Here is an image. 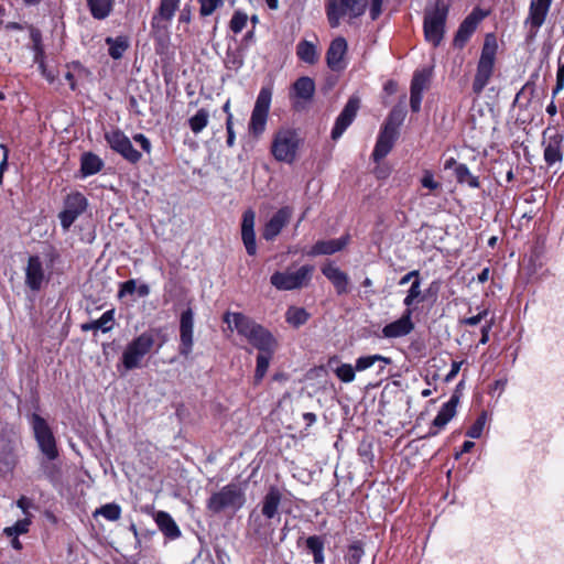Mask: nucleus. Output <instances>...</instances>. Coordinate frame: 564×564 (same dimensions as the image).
<instances>
[{
    "label": "nucleus",
    "instance_id": "obj_1",
    "mask_svg": "<svg viewBox=\"0 0 564 564\" xmlns=\"http://www.w3.org/2000/svg\"><path fill=\"white\" fill-rule=\"evenodd\" d=\"M224 322L231 330H237L259 352L275 351L278 344L273 335L250 317L241 313L227 312L224 315Z\"/></svg>",
    "mask_w": 564,
    "mask_h": 564
},
{
    "label": "nucleus",
    "instance_id": "obj_2",
    "mask_svg": "<svg viewBox=\"0 0 564 564\" xmlns=\"http://www.w3.org/2000/svg\"><path fill=\"white\" fill-rule=\"evenodd\" d=\"M448 8L443 0L427 4L424 11V36L433 46H438L444 37Z\"/></svg>",
    "mask_w": 564,
    "mask_h": 564
},
{
    "label": "nucleus",
    "instance_id": "obj_3",
    "mask_svg": "<svg viewBox=\"0 0 564 564\" xmlns=\"http://www.w3.org/2000/svg\"><path fill=\"white\" fill-rule=\"evenodd\" d=\"M497 48L498 45L495 35L487 34L473 83V91L476 95H479L484 90L492 76Z\"/></svg>",
    "mask_w": 564,
    "mask_h": 564
},
{
    "label": "nucleus",
    "instance_id": "obj_4",
    "mask_svg": "<svg viewBox=\"0 0 564 564\" xmlns=\"http://www.w3.org/2000/svg\"><path fill=\"white\" fill-rule=\"evenodd\" d=\"M30 424L34 438L44 458L50 462L56 460L59 452L54 433L46 420L37 413H32L30 415Z\"/></svg>",
    "mask_w": 564,
    "mask_h": 564
},
{
    "label": "nucleus",
    "instance_id": "obj_5",
    "mask_svg": "<svg viewBox=\"0 0 564 564\" xmlns=\"http://www.w3.org/2000/svg\"><path fill=\"white\" fill-rule=\"evenodd\" d=\"M245 492L241 487L237 484H229L210 496L207 508L214 513L225 510L237 511L245 505Z\"/></svg>",
    "mask_w": 564,
    "mask_h": 564
},
{
    "label": "nucleus",
    "instance_id": "obj_6",
    "mask_svg": "<svg viewBox=\"0 0 564 564\" xmlns=\"http://www.w3.org/2000/svg\"><path fill=\"white\" fill-rule=\"evenodd\" d=\"M368 0H328L326 4L327 19L332 28H337L340 20L349 21L364 14Z\"/></svg>",
    "mask_w": 564,
    "mask_h": 564
},
{
    "label": "nucleus",
    "instance_id": "obj_7",
    "mask_svg": "<svg viewBox=\"0 0 564 564\" xmlns=\"http://www.w3.org/2000/svg\"><path fill=\"white\" fill-rule=\"evenodd\" d=\"M313 271L314 268L308 264L296 270L276 271L271 275L270 283L280 291L301 289L310 282Z\"/></svg>",
    "mask_w": 564,
    "mask_h": 564
},
{
    "label": "nucleus",
    "instance_id": "obj_8",
    "mask_svg": "<svg viewBox=\"0 0 564 564\" xmlns=\"http://www.w3.org/2000/svg\"><path fill=\"white\" fill-rule=\"evenodd\" d=\"M299 144L300 139L295 131L280 130L272 143V154L278 161L292 163L295 160Z\"/></svg>",
    "mask_w": 564,
    "mask_h": 564
},
{
    "label": "nucleus",
    "instance_id": "obj_9",
    "mask_svg": "<svg viewBox=\"0 0 564 564\" xmlns=\"http://www.w3.org/2000/svg\"><path fill=\"white\" fill-rule=\"evenodd\" d=\"M272 90L269 87H262L249 121V132L259 137L265 130L268 113L271 105Z\"/></svg>",
    "mask_w": 564,
    "mask_h": 564
},
{
    "label": "nucleus",
    "instance_id": "obj_10",
    "mask_svg": "<svg viewBox=\"0 0 564 564\" xmlns=\"http://www.w3.org/2000/svg\"><path fill=\"white\" fill-rule=\"evenodd\" d=\"M563 135L555 127H547L542 134L544 160L549 166L563 160Z\"/></svg>",
    "mask_w": 564,
    "mask_h": 564
},
{
    "label": "nucleus",
    "instance_id": "obj_11",
    "mask_svg": "<svg viewBox=\"0 0 564 564\" xmlns=\"http://www.w3.org/2000/svg\"><path fill=\"white\" fill-rule=\"evenodd\" d=\"M398 126L399 121L395 120V113L392 112L381 130L373 149L372 158L376 162L382 160L391 151L398 135Z\"/></svg>",
    "mask_w": 564,
    "mask_h": 564
},
{
    "label": "nucleus",
    "instance_id": "obj_12",
    "mask_svg": "<svg viewBox=\"0 0 564 564\" xmlns=\"http://www.w3.org/2000/svg\"><path fill=\"white\" fill-rule=\"evenodd\" d=\"M87 199L80 193H74L67 196L65 208L59 214V219L64 230H68L77 217L85 212Z\"/></svg>",
    "mask_w": 564,
    "mask_h": 564
},
{
    "label": "nucleus",
    "instance_id": "obj_13",
    "mask_svg": "<svg viewBox=\"0 0 564 564\" xmlns=\"http://www.w3.org/2000/svg\"><path fill=\"white\" fill-rule=\"evenodd\" d=\"M359 106L360 99L357 96H351L336 119L335 126L332 130V138L334 140L339 139L345 130L350 126L357 115Z\"/></svg>",
    "mask_w": 564,
    "mask_h": 564
},
{
    "label": "nucleus",
    "instance_id": "obj_14",
    "mask_svg": "<svg viewBox=\"0 0 564 564\" xmlns=\"http://www.w3.org/2000/svg\"><path fill=\"white\" fill-rule=\"evenodd\" d=\"M106 139L115 151L119 152L130 162L139 160V152L132 148L130 140L121 131H111L106 134Z\"/></svg>",
    "mask_w": 564,
    "mask_h": 564
},
{
    "label": "nucleus",
    "instance_id": "obj_15",
    "mask_svg": "<svg viewBox=\"0 0 564 564\" xmlns=\"http://www.w3.org/2000/svg\"><path fill=\"white\" fill-rule=\"evenodd\" d=\"M411 316L412 310L406 308L399 319L387 324L382 328V336L384 338H399L409 335L414 329Z\"/></svg>",
    "mask_w": 564,
    "mask_h": 564
},
{
    "label": "nucleus",
    "instance_id": "obj_16",
    "mask_svg": "<svg viewBox=\"0 0 564 564\" xmlns=\"http://www.w3.org/2000/svg\"><path fill=\"white\" fill-rule=\"evenodd\" d=\"M292 217V208L290 207H282L280 208L265 224L262 237L270 241L273 240L283 229L284 226H286Z\"/></svg>",
    "mask_w": 564,
    "mask_h": 564
},
{
    "label": "nucleus",
    "instance_id": "obj_17",
    "mask_svg": "<svg viewBox=\"0 0 564 564\" xmlns=\"http://www.w3.org/2000/svg\"><path fill=\"white\" fill-rule=\"evenodd\" d=\"M486 17L484 12L475 9L466 19L460 23L454 39V45L463 47L475 32L478 23Z\"/></svg>",
    "mask_w": 564,
    "mask_h": 564
},
{
    "label": "nucleus",
    "instance_id": "obj_18",
    "mask_svg": "<svg viewBox=\"0 0 564 564\" xmlns=\"http://www.w3.org/2000/svg\"><path fill=\"white\" fill-rule=\"evenodd\" d=\"M193 326H194V315L191 308L184 311L181 315V324H180V352L183 356H188L192 351L193 347Z\"/></svg>",
    "mask_w": 564,
    "mask_h": 564
},
{
    "label": "nucleus",
    "instance_id": "obj_19",
    "mask_svg": "<svg viewBox=\"0 0 564 564\" xmlns=\"http://www.w3.org/2000/svg\"><path fill=\"white\" fill-rule=\"evenodd\" d=\"M45 281L43 264L37 256L29 258L25 268V284L32 291H39Z\"/></svg>",
    "mask_w": 564,
    "mask_h": 564
},
{
    "label": "nucleus",
    "instance_id": "obj_20",
    "mask_svg": "<svg viewBox=\"0 0 564 564\" xmlns=\"http://www.w3.org/2000/svg\"><path fill=\"white\" fill-rule=\"evenodd\" d=\"M256 215L252 210H246L242 216L241 236L248 254L253 256L257 252L254 235Z\"/></svg>",
    "mask_w": 564,
    "mask_h": 564
},
{
    "label": "nucleus",
    "instance_id": "obj_21",
    "mask_svg": "<svg viewBox=\"0 0 564 564\" xmlns=\"http://www.w3.org/2000/svg\"><path fill=\"white\" fill-rule=\"evenodd\" d=\"M347 52V42L344 37L338 36L332 41L327 53L326 61L327 65L333 70H340L344 68L343 58Z\"/></svg>",
    "mask_w": 564,
    "mask_h": 564
},
{
    "label": "nucleus",
    "instance_id": "obj_22",
    "mask_svg": "<svg viewBox=\"0 0 564 564\" xmlns=\"http://www.w3.org/2000/svg\"><path fill=\"white\" fill-rule=\"evenodd\" d=\"M282 494L275 486H271L261 501V514L267 520L279 518V507L281 503Z\"/></svg>",
    "mask_w": 564,
    "mask_h": 564
},
{
    "label": "nucleus",
    "instance_id": "obj_23",
    "mask_svg": "<svg viewBox=\"0 0 564 564\" xmlns=\"http://www.w3.org/2000/svg\"><path fill=\"white\" fill-rule=\"evenodd\" d=\"M180 0H161L158 13L152 19V26L165 30L178 9Z\"/></svg>",
    "mask_w": 564,
    "mask_h": 564
},
{
    "label": "nucleus",
    "instance_id": "obj_24",
    "mask_svg": "<svg viewBox=\"0 0 564 564\" xmlns=\"http://www.w3.org/2000/svg\"><path fill=\"white\" fill-rule=\"evenodd\" d=\"M552 0H532L529 8L527 23L531 29L539 30L545 21Z\"/></svg>",
    "mask_w": 564,
    "mask_h": 564
},
{
    "label": "nucleus",
    "instance_id": "obj_25",
    "mask_svg": "<svg viewBox=\"0 0 564 564\" xmlns=\"http://www.w3.org/2000/svg\"><path fill=\"white\" fill-rule=\"evenodd\" d=\"M322 272L333 283L338 294L348 292V275L338 267L328 263L322 268Z\"/></svg>",
    "mask_w": 564,
    "mask_h": 564
},
{
    "label": "nucleus",
    "instance_id": "obj_26",
    "mask_svg": "<svg viewBox=\"0 0 564 564\" xmlns=\"http://www.w3.org/2000/svg\"><path fill=\"white\" fill-rule=\"evenodd\" d=\"M348 242L347 237L330 240H319L307 252L308 256L315 257L321 254H333L341 250Z\"/></svg>",
    "mask_w": 564,
    "mask_h": 564
},
{
    "label": "nucleus",
    "instance_id": "obj_27",
    "mask_svg": "<svg viewBox=\"0 0 564 564\" xmlns=\"http://www.w3.org/2000/svg\"><path fill=\"white\" fill-rule=\"evenodd\" d=\"M153 518L159 529L167 539L175 540L181 535L180 528L167 512L158 511L153 513Z\"/></svg>",
    "mask_w": 564,
    "mask_h": 564
},
{
    "label": "nucleus",
    "instance_id": "obj_28",
    "mask_svg": "<svg viewBox=\"0 0 564 564\" xmlns=\"http://www.w3.org/2000/svg\"><path fill=\"white\" fill-rule=\"evenodd\" d=\"M458 398L453 395L443 406L433 420V426L443 429L455 415Z\"/></svg>",
    "mask_w": 564,
    "mask_h": 564
},
{
    "label": "nucleus",
    "instance_id": "obj_29",
    "mask_svg": "<svg viewBox=\"0 0 564 564\" xmlns=\"http://www.w3.org/2000/svg\"><path fill=\"white\" fill-rule=\"evenodd\" d=\"M86 3L93 18L97 20L108 18L113 9V0H86Z\"/></svg>",
    "mask_w": 564,
    "mask_h": 564
},
{
    "label": "nucleus",
    "instance_id": "obj_30",
    "mask_svg": "<svg viewBox=\"0 0 564 564\" xmlns=\"http://www.w3.org/2000/svg\"><path fill=\"white\" fill-rule=\"evenodd\" d=\"M141 357V337H137L123 352V364L130 369L138 367Z\"/></svg>",
    "mask_w": 564,
    "mask_h": 564
},
{
    "label": "nucleus",
    "instance_id": "obj_31",
    "mask_svg": "<svg viewBox=\"0 0 564 564\" xmlns=\"http://www.w3.org/2000/svg\"><path fill=\"white\" fill-rule=\"evenodd\" d=\"M113 311L105 312L100 318L82 325L84 332L101 329L104 333L113 327Z\"/></svg>",
    "mask_w": 564,
    "mask_h": 564
},
{
    "label": "nucleus",
    "instance_id": "obj_32",
    "mask_svg": "<svg viewBox=\"0 0 564 564\" xmlns=\"http://www.w3.org/2000/svg\"><path fill=\"white\" fill-rule=\"evenodd\" d=\"M296 54L301 61L307 64L316 63L319 56L316 46L308 41H302L297 44Z\"/></svg>",
    "mask_w": 564,
    "mask_h": 564
},
{
    "label": "nucleus",
    "instance_id": "obj_33",
    "mask_svg": "<svg viewBox=\"0 0 564 564\" xmlns=\"http://www.w3.org/2000/svg\"><path fill=\"white\" fill-rule=\"evenodd\" d=\"M209 112L205 108H200L197 112L188 119V126L193 133H200L208 124Z\"/></svg>",
    "mask_w": 564,
    "mask_h": 564
},
{
    "label": "nucleus",
    "instance_id": "obj_34",
    "mask_svg": "<svg viewBox=\"0 0 564 564\" xmlns=\"http://www.w3.org/2000/svg\"><path fill=\"white\" fill-rule=\"evenodd\" d=\"M455 176L459 184H467L473 188L479 187L478 177L473 175L465 164H458L455 169Z\"/></svg>",
    "mask_w": 564,
    "mask_h": 564
},
{
    "label": "nucleus",
    "instance_id": "obj_35",
    "mask_svg": "<svg viewBox=\"0 0 564 564\" xmlns=\"http://www.w3.org/2000/svg\"><path fill=\"white\" fill-rule=\"evenodd\" d=\"M273 354L274 351H263L258 354L254 372L256 383H259L264 378Z\"/></svg>",
    "mask_w": 564,
    "mask_h": 564
},
{
    "label": "nucleus",
    "instance_id": "obj_36",
    "mask_svg": "<svg viewBox=\"0 0 564 564\" xmlns=\"http://www.w3.org/2000/svg\"><path fill=\"white\" fill-rule=\"evenodd\" d=\"M285 319L290 325L299 327L307 322L308 313L303 307L291 306L285 313Z\"/></svg>",
    "mask_w": 564,
    "mask_h": 564
},
{
    "label": "nucleus",
    "instance_id": "obj_37",
    "mask_svg": "<svg viewBox=\"0 0 564 564\" xmlns=\"http://www.w3.org/2000/svg\"><path fill=\"white\" fill-rule=\"evenodd\" d=\"M102 161L93 153H86L82 158V172L85 175H93L100 171Z\"/></svg>",
    "mask_w": 564,
    "mask_h": 564
},
{
    "label": "nucleus",
    "instance_id": "obj_38",
    "mask_svg": "<svg viewBox=\"0 0 564 564\" xmlns=\"http://www.w3.org/2000/svg\"><path fill=\"white\" fill-rule=\"evenodd\" d=\"M314 82L310 77H301L294 83L295 94L303 99H308L314 93Z\"/></svg>",
    "mask_w": 564,
    "mask_h": 564
},
{
    "label": "nucleus",
    "instance_id": "obj_39",
    "mask_svg": "<svg viewBox=\"0 0 564 564\" xmlns=\"http://www.w3.org/2000/svg\"><path fill=\"white\" fill-rule=\"evenodd\" d=\"M306 547L313 553L315 564H322L324 562V542L319 536L313 535L307 538Z\"/></svg>",
    "mask_w": 564,
    "mask_h": 564
},
{
    "label": "nucleus",
    "instance_id": "obj_40",
    "mask_svg": "<svg viewBox=\"0 0 564 564\" xmlns=\"http://www.w3.org/2000/svg\"><path fill=\"white\" fill-rule=\"evenodd\" d=\"M376 361H382L386 365H389L391 362L390 358L383 357L381 355L364 356V357H359L356 360L355 369L357 371H364V370L372 367Z\"/></svg>",
    "mask_w": 564,
    "mask_h": 564
},
{
    "label": "nucleus",
    "instance_id": "obj_41",
    "mask_svg": "<svg viewBox=\"0 0 564 564\" xmlns=\"http://www.w3.org/2000/svg\"><path fill=\"white\" fill-rule=\"evenodd\" d=\"M429 80L430 73L427 70L415 72L411 83V93L423 94V91L427 88Z\"/></svg>",
    "mask_w": 564,
    "mask_h": 564
},
{
    "label": "nucleus",
    "instance_id": "obj_42",
    "mask_svg": "<svg viewBox=\"0 0 564 564\" xmlns=\"http://www.w3.org/2000/svg\"><path fill=\"white\" fill-rule=\"evenodd\" d=\"M120 507L116 503H107L94 512V517L102 516L105 519L109 521H116L120 518Z\"/></svg>",
    "mask_w": 564,
    "mask_h": 564
},
{
    "label": "nucleus",
    "instance_id": "obj_43",
    "mask_svg": "<svg viewBox=\"0 0 564 564\" xmlns=\"http://www.w3.org/2000/svg\"><path fill=\"white\" fill-rule=\"evenodd\" d=\"M252 527L254 534L261 540H267L268 536H270L274 531V529L271 528L270 523L262 522L259 516L253 518Z\"/></svg>",
    "mask_w": 564,
    "mask_h": 564
},
{
    "label": "nucleus",
    "instance_id": "obj_44",
    "mask_svg": "<svg viewBox=\"0 0 564 564\" xmlns=\"http://www.w3.org/2000/svg\"><path fill=\"white\" fill-rule=\"evenodd\" d=\"M248 19V14L246 12L240 10L235 11L229 22L230 30L235 34L240 33L246 28Z\"/></svg>",
    "mask_w": 564,
    "mask_h": 564
},
{
    "label": "nucleus",
    "instance_id": "obj_45",
    "mask_svg": "<svg viewBox=\"0 0 564 564\" xmlns=\"http://www.w3.org/2000/svg\"><path fill=\"white\" fill-rule=\"evenodd\" d=\"M421 282L419 279H415L409 291H408V294L406 296L404 297L403 300V304L406 306V308H411V305L414 303V302H419V299L421 297Z\"/></svg>",
    "mask_w": 564,
    "mask_h": 564
},
{
    "label": "nucleus",
    "instance_id": "obj_46",
    "mask_svg": "<svg viewBox=\"0 0 564 564\" xmlns=\"http://www.w3.org/2000/svg\"><path fill=\"white\" fill-rule=\"evenodd\" d=\"M487 421V413L481 412L475 423L468 429L466 435L470 438H479Z\"/></svg>",
    "mask_w": 564,
    "mask_h": 564
},
{
    "label": "nucleus",
    "instance_id": "obj_47",
    "mask_svg": "<svg viewBox=\"0 0 564 564\" xmlns=\"http://www.w3.org/2000/svg\"><path fill=\"white\" fill-rule=\"evenodd\" d=\"M225 0H199V14L202 17L212 15L218 8L223 7Z\"/></svg>",
    "mask_w": 564,
    "mask_h": 564
},
{
    "label": "nucleus",
    "instance_id": "obj_48",
    "mask_svg": "<svg viewBox=\"0 0 564 564\" xmlns=\"http://www.w3.org/2000/svg\"><path fill=\"white\" fill-rule=\"evenodd\" d=\"M421 185L430 192L436 193L442 189V184L434 178L433 172L425 170L421 177Z\"/></svg>",
    "mask_w": 564,
    "mask_h": 564
},
{
    "label": "nucleus",
    "instance_id": "obj_49",
    "mask_svg": "<svg viewBox=\"0 0 564 564\" xmlns=\"http://www.w3.org/2000/svg\"><path fill=\"white\" fill-rule=\"evenodd\" d=\"M107 43L109 44V54L113 58H120L123 52L127 50V43L122 39L112 40L110 37L107 39Z\"/></svg>",
    "mask_w": 564,
    "mask_h": 564
},
{
    "label": "nucleus",
    "instance_id": "obj_50",
    "mask_svg": "<svg viewBox=\"0 0 564 564\" xmlns=\"http://www.w3.org/2000/svg\"><path fill=\"white\" fill-rule=\"evenodd\" d=\"M30 523L31 521L26 517L25 519L19 520L14 525L6 528L3 532L8 536L23 534L29 531Z\"/></svg>",
    "mask_w": 564,
    "mask_h": 564
},
{
    "label": "nucleus",
    "instance_id": "obj_51",
    "mask_svg": "<svg viewBox=\"0 0 564 564\" xmlns=\"http://www.w3.org/2000/svg\"><path fill=\"white\" fill-rule=\"evenodd\" d=\"M355 368L349 364H343L336 368L335 373L343 382H351L355 379Z\"/></svg>",
    "mask_w": 564,
    "mask_h": 564
},
{
    "label": "nucleus",
    "instance_id": "obj_52",
    "mask_svg": "<svg viewBox=\"0 0 564 564\" xmlns=\"http://www.w3.org/2000/svg\"><path fill=\"white\" fill-rule=\"evenodd\" d=\"M41 468L44 475L51 480H56L59 476V467L54 462L44 459L41 463Z\"/></svg>",
    "mask_w": 564,
    "mask_h": 564
},
{
    "label": "nucleus",
    "instance_id": "obj_53",
    "mask_svg": "<svg viewBox=\"0 0 564 564\" xmlns=\"http://www.w3.org/2000/svg\"><path fill=\"white\" fill-rule=\"evenodd\" d=\"M137 291V282L135 280H129L121 284V289L119 291V297L121 300H128L132 297L134 292Z\"/></svg>",
    "mask_w": 564,
    "mask_h": 564
},
{
    "label": "nucleus",
    "instance_id": "obj_54",
    "mask_svg": "<svg viewBox=\"0 0 564 564\" xmlns=\"http://www.w3.org/2000/svg\"><path fill=\"white\" fill-rule=\"evenodd\" d=\"M364 555V551L358 545H351L348 551L347 562L348 564H359L361 557Z\"/></svg>",
    "mask_w": 564,
    "mask_h": 564
},
{
    "label": "nucleus",
    "instance_id": "obj_55",
    "mask_svg": "<svg viewBox=\"0 0 564 564\" xmlns=\"http://www.w3.org/2000/svg\"><path fill=\"white\" fill-rule=\"evenodd\" d=\"M488 315V310H482L475 316L465 317L460 321L462 324L468 325V326H476L478 325L482 319H485Z\"/></svg>",
    "mask_w": 564,
    "mask_h": 564
},
{
    "label": "nucleus",
    "instance_id": "obj_56",
    "mask_svg": "<svg viewBox=\"0 0 564 564\" xmlns=\"http://www.w3.org/2000/svg\"><path fill=\"white\" fill-rule=\"evenodd\" d=\"M494 325V319L486 322V324L481 327V337L479 340L480 345H486L489 341V332L491 330Z\"/></svg>",
    "mask_w": 564,
    "mask_h": 564
},
{
    "label": "nucleus",
    "instance_id": "obj_57",
    "mask_svg": "<svg viewBox=\"0 0 564 564\" xmlns=\"http://www.w3.org/2000/svg\"><path fill=\"white\" fill-rule=\"evenodd\" d=\"M422 95L419 93H411L410 96V106L413 112H417L421 109Z\"/></svg>",
    "mask_w": 564,
    "mask_h": 564
},
{
    "label": "nucleus",
    "instance_id": "obj_58",
    "mask_svg": "<svg viewBox=\"0 0 564 564\" xmlns=\"http://www.w3.org/2000/svg\"><path fill=\"white\" fill-rule=\"evenodd\" d=\"M564 87V64L560 65L556 73V87L554 94H557Z\"/></svg>",
    "mask_w": 564,
    "mask_h": 564
},
{
    "label": "nucleus",
    "instance_id": "obj_59",
    "mask_svg": "<svg viewBox=\"0 0 564 564\" xmlns=\"http://www.w3.org/2000/svg\"><path fill=\"white\" fill-rule=\"evenodd\" d=\"M383 0H371L370 17L376 20L381 13V6Z\"/></svg>",
    "mask_w": 564,
    "mask_h": 564
},
{
    "label": "nucleus",
    "instance_id": "obj_60",
    "mask_svg": "<svg viewBox=\"0 0 564 564\" xmlns=\"http://www.w3.org/2000/svg\"><path fill=\"white\" fill-rule=\"evenodd\" d=\"M17 505L20 509H22L23 513L25 516H29V508H31L33 506L32 501L26 498V497H21L18 501H17Z\"/></svg>",
    "mask_w": 564,
    "mask_h": 564
},
{
    "label": "nucleus",
    "instance_id": "obj_61",
    "mask_svg": "<svg viewBox=\"0 0 564 564\" xmlns=\"http://www.w3.org/2000/svg\"><path fill=\"white\" fill-rule=\"evenodd\" d=\"M534 93V85L531 83H527L522 89L517 94L516 100H519L522 96L529 95L532 96Z\"/></svg>",
    "mask_w": 564,
    "mask_h": 564
},
{
    "label": "nucleus",
    "instance_id": "obj_62",
    "mask_svg": "<svg viewBox=\"0 0 564 564\" xmlns=\"http://www.w3.org/2000/svg\"><path fill=\"white\" fill-rule=\"evenodd\" d=\"M413 278L419 279V271H417V270L410 271L409 273H406L405 275H403V276L400 279L399 284H400V285H405V284H406V283H409Z\"/></svg>",
    "mask_w": 564,
    "mask_h": 564
},
{
    "label": "nucleus",
    "instance_id": "obj_63",
    "mask_svg": "<svg viewBox=\"0 0 564 564\" xmlns=\"http://www.w3.org/2000/svg\"><path fill=\"white\" fill-rule=\"evenodd\" d=\"M39 67L42 72V75L48 80V82H53L54 80V75L51 73V72H47L43 61H40L39 62Z\"/></svg>",
    "mask_w": 564,
    "mask_h": 564
},
{
    "label": "nucleus",
    "instance_id": "obj_64",
    "mask_svg": "<svg viewBox=\"0 0 564 564\" xmlns=\"http://www.w3.org/2000/svg\"><path fill=\"white\" fill-rule=\"evenodd\" d=\"M191 20V11L189 9H183V11L180 14L178 21L183 23H188Z\"/></svg>",
    "mask_w": 564,
    "mask_h": 564
}]
</instances>
